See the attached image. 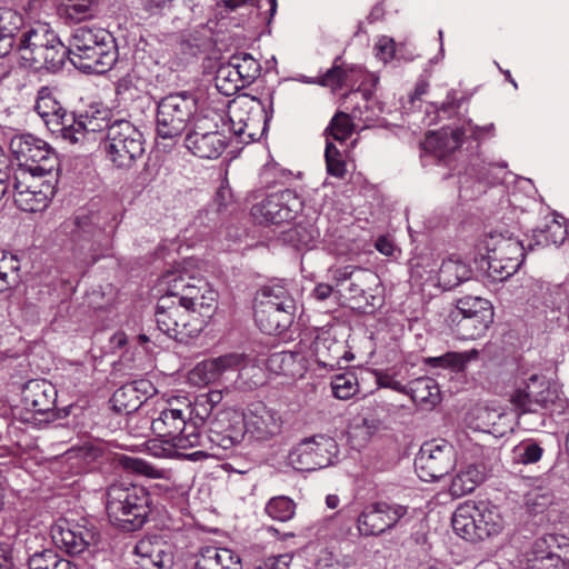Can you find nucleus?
Here are the masks:
<instances>
[{"instance_id":"nucleus-1","label":"nucleus","mask_w":569,"mask_h":569,"mask_svg":"<svg viewBox=\"0 0 569 569\" xmlns=\"http://www.w3.org/2000/svg\"><path fill=\"white\" fill-rule=\"evenodd\" d=\"M118 59L114 37L103 28L82 26L69 40V60L80 70L104 73Z\"/></svg>"},{"instance_id":"nucleus-2","label":"nucleus","mask_w":569,"mask_h":569,"mask_svg":"<svg viewBox=\"0 0 569 569\" xmlns=\"http://www.w3.org/2000/svg\"><path fill=\"white\" fill-rule=\"evenodd\" d=\"M558 400V388L540 375H531L521 380L509 396L518 423L529 431L546 425V416L541 410L550 409Z\"/></svg>"},{"instance_id":"nucleus-3","label":"nucleus","mask_w":569,"mask_h":569,"mask_svg":"<svg viewBox=\"0 0 569 569\" xmlns=\"http://www.w3.org/2000/svg\"><path fill=\"white\" fill-rule=\"evenodd\" d=\"M150 503V495L142 486L117 482L106 491L108 518L123 531H136L143 527L151 511Z\"/></svg>"},{"instance_id":"nucleus-4","label":"nucleus","mask_w":569,"mask_h":569,"mask_svg":"<svg viewBox=\"0 0 569 569\" xmlns=\"http://www.w3.org/2000/svg\"><path fill=\"white\" fill-rule=\"evenodd\" d=\"M190 403L179 399L168 402L159 416L151 421L152 432L176 450L204 447L203 437L196 422L190 419ZM180 452L177 451V455Z\"/></svg>"},{"instance_id":"nucleus-5","label":"nucleus","mask_w":569,"mask_h":569,"mask_svg":"<svg viewBox=\"0 0 569 569\" xmlns=\"http://www.w3.org/2000/svg\"><path fill=\"white\" fill-rule=\"evenodd\" d=\"M297 307L289 290L281 283L261 289L254 306V320L267 335H280L293 322Z\"/></svg>"},{"instance_id":"nucleus-6","label":"nucleus","mask_w":569,"mask_h":569,"mask_svg":"<svg viewBox=\"0 0 569 569\" xmlns=\"http://www.w3.org/2000/svg\"><path fill=\"white\" fill-rule=\"evenodd\" d=\"M451 523L458 536L472 542L497 536L505 527L499 509L485 501L460 505L453 512Z\"/></svg>"},{"instance_id":"nucleus-7","label":"nucleus","mask_w":569,"mask_h":569,"mask_svg":"<svg viewBox=\"0 0 569 569\" xmlns=\"http://www.w3.org/2000/svg\"><path fill=\"white\" fill-rule=\"evenodd\" d=\"M487 272L493 281H503L518 271L525 260L522 242L509 231H491L483 239Z\"/></svg>"},{"instance_id":"nucleus-8","label":"nucleus","mask_w":569,"mask_h":569,"mask_svg":"<svg viewBox=\"0 0 569 569\" xmlns=\"http://www.w3.org/2000/svg\"><path fill=\"white\" fill-rule=\"evenodd\" d=\"M154 319L161 332L179 342H188L204 328L203 319L193 315L167 290H163V295L158 299Z\"/></svg>"},{"instance_id":"nucleus-9","label":"nucleus","mask_w":569,"mask_h":569,"mask_svg":"<svg viewBox=\"0 0 569 569\" xmlns=\"http://www.w3.org/2000/svg\"><path fill=\"white\" fill-rule=\"evenodd\" d=\"M142 132L130 121L114 120L106 136L103 150L107 159L118 169L128 170L144 153Z\"/></svg>"},{"instance_id":"nucleus-10","label":"nucleus","mask_w":569,"mask_h":569,"mask_svg":"<svg viewBox=\"0 0 569 569\" xmlns=\"http://www.w3.org/2000/svg\"><path fill=\"white\" fill-rule=\"evenodd\" d=\"M204 447L190 453H179L180 457L192 461L202 460L209 456L216 455L209 450L222 449L229 450L240 445L244 438V421L241 416L229 411L219 412L213 419L209 420V427L206 435H202Z\"/></svg>"},{"instance_id":"nucleus-11","label":"nucleus","mask_w":569,"mask_h":569,"mask_svg":"<svg viewBox=\"0 0 569 569\" xmlns=\"http://www.w3.org/2000/svg\"><path fill=\"white\" fill-rule=\"evenodd\" d=\"M197 111L196 97L187 91L163 97L157 107V134L162 139L179 137Z\"/></svg>"},{"instance_id":"nucleus-12","label":"nucleus","mask_w":569,"mask_h":569,"mask_svg":"<svg viewBox=\"0 0 569 569\" xmlns=\"http://www.w3.org/2000/svg\"><path fill=\"white\" fill-rule=\"evenodd\" d=\"M10 150L18 161L17 169H26L39 176L51 174L59 167L56 151L44 140L23 133L10 141Z\"/></svg>"},{"instance_id":"nucleus-13","label":"nucleus","mask_w":569,"mask_h":569,"mask_svg":"<svg viewBox=\"0 0 569 569\" xmlns=\"http://www.w3.org/2000/svg\"><path fill=\"white\" fill-rule=\"evenodd\" d=\"M337 453L333 438L317 435L296 445L288 455V463L298 471H315L332 465Z\"/></svg>"},{"instance_id":"nucleus-14","label":"nucleus","mask_w":569,"mask_h":569,"mask_svg":"<svg viewBox=\"0 0 569 569\" xmlns=\"http://www.w3.org/2000/svg\"><path fill=\"white\" fill-rule=\"evenodd\" d=\"M43 176L31 173L26 169H16L13 173L14 203L26 212H39L44 210L54 187L49 180H41Z\"/></svg>"},{"instance_id":"nucleus-15","label":"nucleus","mask_w":569,"mask_h":569,"mask_svg":"<svg viewBox=\"0 0 569 569\" xmlns=\"http://www.w3.org/2000/svg\"><path fill=\"white\" fill-rule=\"evenodd\" d=\"M116 226V216L103 210L77 214L66 220L61 224V230L66 234H70L74 241L82 239L90 241L91 238L100 239L103 236V247L108 251L111 246L110 237L113 234Z\"/></svg>"},{"instance_id":"nucleus-16","label":"nucleus","mask_w":569,"mask_h":569,"mask_svg":"<svg viewBox=\"0 0 569 569\" xmlns=\"http://www.w3.org/2000/svg\"><path fill=\"white\" fill-rule=\"evenodd\" d=\"M455 465V448L446 440L423 443L415 459L416 472L426 482L436 481L447 476Z\"/></svg>"},{"instance_id":"nucleus-17","label":"nucleus","mask_w":569,"mask_h":569,"mask_svg":"<svg viewBox=\"0 0 569 569\" xmlns=\"http://www.w3.org/2000/svg\"><path fill=\"white\" fill-rule=\"evenodd\" d=\"M408 513V507L399 503L378 501L367 505L357 519L361 536H380L395 528Z\"/></svg>"},{"instance_id":"nucleus-18","label":"nucleus","mask_w":569,"mask_h":569,"mask_svg":"<svg viewBox=\"0 0 569 569\" xmlns=\"http://www.w3.org/2000/svg\"><path fill=\"white\" fill-rule=\"evenodd\" d=\"M301 201L291 189L267 196L260 203L254 204L251 213L260 223L279 224L295 218L300 210Z\"/></svg>"},{"instance_id":"nucleus-19","label":"nucleus","mask_w":569,"mask_h":569,"mask_svg":"<svg viewBox=\"0 0 569 569\" xmlns=\"http://www.w3.org/2000/svg\"><path fill=\"white\" fill-rule=\"evenodd\" d=\"M51 539L56 547L69 555H79L94 542V531L83 523L60 518L51 527Z\"/></svg>"},{"instance_id":"nucleus-20","label":"nucleus","mask_w":569,"mask_h":569,"mask_svg":"<svg viewBox=\"0 0 569 569\" xmlns=\"http://www.w3.org/2000/svg\"><path fill=\"white\" fill-rule=\"evenodd\" d=\"M243 353L231 352L199 362L189 373V380L197 386L220 381L226 375L246 367Z\"/></svg>"},{"instance_id":"nucleus-21","label":"nucleus","mask_w":569,"mask_h":569,"mask_svg":"<svg viewBox=\"0 0 569 569\" xmlns=\"http://www.w3.org/2000/svg\"><path fill=\"white\" fill-rule=\"evenodd\" d=\"M34 111L53 134L64 139L68 123L72 122V113L61 106L51 88L44 86L38 90Z\"/></svg>"},{"instance_id":"nucleus-22","label":"nucleus","mask_w":569,"mask_h":569,"mask_svg":"<svg viewBox=\"0 0 569 569\" xmlns=\"http://www.w3.org/2000/svg\"><path fill=\"white\" fill-rule=\"evenodd\" d=\"M160 286L162 287V290H167L170 295H174L183 306L191 309L196 306L199 298H201V295L204 291V286H208V283L203 280H197L192 277H188L180 270H170L162 276Z\"/></svg>"},{"instance_id":"nucleus-23","label":"nucleus","mask_w":569,"mask_h":569,"mask_svg":"<svg viewBox=\"0 0 569 569\" xmlns=\"http://www.w3.org/2000/svg\"><path fill=\"white\" fill-rule=\"evenodd\" d=\"M111 126L112 122L109 109L90 107L78 117L72 113V122L68 123L64 140L76 143L84 139L89 133L101 132L103 130H107V133H109Z\"/></svg>"},{"instance_id":"nucleus-24","label":"nucleus","mask_w":569,"mask_h":569,"mask_svg":"<svg viewBox=\"0 0 569 569\" xmlns=\"http://www.w3.org/2000/svg\"><path fill=\"white\" fill-rule=\"evenodd\" d=\"M242 419L244 421V433L249 432L260 440L276 436L281 430L282 420L279 413L262 403L252 406Z\"/></svg>"},{"instance_id":"nucleus-25","label":"nucleus","mask_w":569,"mask_h":569,"mask_svg":"<svg viewBox=\"0 0 569 569\" xmlns=\"http://www.w3.org/2000/svg\"><path fill=\"white\" fill-rule=\"evenodd\" d=\"M57 390L44 379L28 381L22 388V403L34 413L44 415L56 408Z\"/></svg>"},{"instance_id":"nucleus-26","label":"nucleus","mask_w":569,"mask_h":569,"mask_svg":"<svg viewBox=\"0 0 569 569\" xmlns=\"http://www.w3.org/2000/svg\"><path fill=\"white\" fill-rule=\"evenodd\" d=\"M266 104L250 94H242L228 104L230 130L241 131V127L249 124L254 118L266 111Z\"/></svg>"},{"instance_id":"nucleus-27","label":"nucleus","mask_w":569,"mask_h":569,"mask_svg":"<svg viewBox=\"0 0 569 569\" xmlns=\"http://www.w3.org/2000/svg\"><path fill=\"white\" fill-rule=\"evenodd\" d=\"M192 569H242L238 555L227 548L207 546L194 556Z\"/></svg>"},{"instance_id":"nucleus-28","label":"nucleus","mask_w":569,"mask_h":569,"mask_svg":"<svg viewBox=\"0 0 569 569\" xmlns=\"http://www.w3.org/2000/svg\"><path fill=\"white\" fill-rule=\"evenodd\" d=\"M463 138L465 132L460 128L450 131H430L421 142V147L426 152L445 158L462 144Z\"/></svg>"},{"instance_id":"nucleus-29","label":"nucleus","mask_w":569,"mask_h":569,"mask_svg":"<svg viewBox=\"0 0 569 569\" xmlns=\"http://www.w3.org/2000/svg\"><path fill=\"white\" fill-rule=\"evenodd\" d=\"M186 147L194 156L202 159H217L227 147L224 134L203 136L199 132L194 136H186Z\"/></svg>"},{"instance_id":"nucleus-30","label":"nucleus","mask_w":569,"mask_h":569,"mask_svg":"<svg viewBox=\"0 0 569 569\" xmlns=\"http://www.w3.org/2000/svg\"><path fill=\"white\" fill-rule=\"evenodd\" d=\"M523 569H569L568 563L548 549L547 540H537L527 556Z\"/></svg>"},{"instance_id":"nucleus-31","label":"nucleus","mask_w":569,"mask_h":569,"mask_svg":"<svg viewBox=\"0 0 569 569\" xmlns=\"http://www.w3.org/2000/svg\"><path fill=\"white\" fill-rule=\"evenodd\" d=\"M448 322L458 339L475 340L485 336L493 320L449 315Z\"/></svg>"},{"instance_id":"nucleus-32","label":"nucleus","mask_w":569,"mask_h":569,"mask_svg":"<svg viewBox=\"0 0 569 569\" xmlns=\"http://www.w3.org/2000/svg\"><path fill=\"white\" fill-rule=\"evenodd\" d=\"M23 24L20 13L0 8V58L8 54L16 43V37Z\"/></svg>"},{"instance_id":"nucleus-33","label":"nucleus","mask_w":569,"mask_h":569,"mask_svg":"<svg viewBox=\"0 0 569 569\" xmlns=\"http://www.w3.org/2000/svg\"><path fill=\"white\" fill-rule=\"evenodd\" d=\"M406 395L412 401L426 408H433L440 401V389L436 380L429 377H420L407 386Z\"/></svg>"},{"instance_id":"nucleus-34","label":"nucleus","mask_w":569,"mask_h":569,"mask_svg":"<svg viewBox=\"0 0 569 569\" xmlns=\"http://www.w3.org/2000/svg\"><path fill=\"white\" fill-rule=\"evenodd\" d=\"M471 268L460 259L443 260L438 272L439 283L445 290H451L471 278Z\"/></svg>"},{"instance_id":"nucleus-35","label":"nucleus","mask_w":569,"mask_h":569,"mask_svg":"<svg viewBox=\"0 0 569 569\" xmlns=\"http://www.w3.org/2000/svg\"><path fill=\"white\" fill-rule=\"evenodd\" d=\"M352 119L370 120L369 117L362 118V111L359 107L352 110L351 116L341 111L337 112L326 128L325 134L327 142L330 141V139L343 142L350 138L355 128Z\"/></svg>"},{"instance_id":"nucleus-36","label":"nucleus","mask_w":569,"mask_h":569,"mask_svg":"<svg viewBox=\"0 0 569 569\" xmlns=\"http://www.w3.org/2000/svg\"><path fill=\"white\" fill-rule=\"evenodd\" d=\"M449 315L493 320L495 312L489 300L480 297L466 296L457 300L455 309H452Z\"/></svg>"},{"instance_id":"nucleus-37","label":"nucleus","mask_w":569,"mask_h":569,"mask_svg":"<svg viewBox=\"0 0 569 569\" xmlns=\"http://www.w3.org/2000/svg\"><path fill=\"white\" fill-rule=\"evenodd\" d=\"M483 478L485 472L480 466L469 465L455 476L450 485V491L457 497L468 495L475 490Z\"/></svg>"},{"instance_id":"nucleus-38","label":"nucleus","mask_w":569,"mask_h":569,"mask_svg":"<svg viewBox=\"0 0 569 569\" xmlns=\"http://www.w3.org/2000/svg\"><path fill=\"white\" fill-rule=\"evenodd\" d=\"M58 36L52 31L48 24H38L22 34L19 40L18 49L20 54L22 51H29L46 47L50 43H57Z\"/></svg>"},{"instance_id":"nucleus-39","label":"nucleus","mask_w":569,"mask_h":569,"mask_svg":"<svg viewBox=\"0 0 569 569\" xmlns=\"http://www.w3.org/2000/svg\"><path fill=\"white\" fill-rule=\"evenodd\" d=\"M92 0H63L57 11L66 23H78L94 16Z\"/></svg>"},{"instance_id":"nucleus-40","label":"nucleus","mask_w":569,"mask_h":569,"mask_svg":"<svg viewBox=\"0 0 569 569\" xmlns=\"http://www.w3.org/2000/svg\"><path fill=\"white\" fill-rule=\"evenodd\" d=\"M228 62L247 86L251 84L261 73L260 62L249 52H234Z\"/></svg>"},{"instance_id":"nucleus-41","label":"nucleus","mask_w":569,"mask_h":569,"mask_svg":"<svg viewBox=\"0 0 569 569\" xmlns=\"http://www.w3.org/2000/svg\"><path fill=\"white\" fill-rule=\"evenodd\" d=\"M478 357L477 350L466 352H447L439 357H429L425 359V363L432 368L450 369L452 372L463 371L466 365Z\"/></svg>"},{"instance_id":"nucleus-42","label":"nucleus","mask_w":569,"mask_h":569,"mask_svg":"<svg viewBox=\"0 0 569 569\" xmlns=\"http://www.w3.org/2000/svg\"><path fill=\"white\" fill-rule=\"evenodd\" d=\"M217 90L227 97L236 94L239 90L248 87L229 62L222 63L214 77Z\"/></svg>"},{"instance_id":"nucleus-43","label":"nucleus","mask_w":569,"mask_h":569,"mask_svg":"<svg viewBox=\"0 0 569 569\" xmlns=\"http://www.w3.org/2000/svg\"><path fill=\"white\" fill-rule=\"evenodd\" d=\"M272 93L269 94V107L270 111H263L260 117L253 119L249 124L241 127V131L233 130V134L239 139L242 143H250L253 141H258L267 129L268 121L272 117Z\"/></svg>"},{"instance_id":"nucleus-44","label":"nucleus","mask_w":569,"mask_h":569,"mask_svg":"<svg viewBox=\"0 0 569 569\" xmlns=\"http://www.w3.org/2000/svg\"><path fill=\"white\" fill-rule=\"evenodd\" d=\"M340 350L341 346L329 332L320 333L313 342L317 360L323 366H332L330 361L339 359Z\"/></svg>"},{"instance_id":"nucleus-45","label":"nucleus","mask_w":569,"mask_h":569,"mask_svg":"<svg viewBox=\"0 0 569 569\" xmlns=\"http://www.w3.org/2000/svg\"><path fill=\"white\" fill-rule=\"evenodd\" d=\"M28 567L29 569H78L70 560L59 557L50 549L31 555Z\"/></svg>"},{"instance_id":"nucleus-46","label":"nucleus","mask_w":569,"mask_h":569,"mask_svg":"<svg viewBox=\"0 0 569 569\" xmlns=\"http://www.w3.org/2000/svg\"><path fill=\"white\" fill-rule=\"evenodd\" d=\"M218 119H220V116L212 110L200 113L196 111L189 122L191 123V129L187 136H194L196 132H199V134L202 133L203 136L222 134L218 130Z\"/></svg>"},{"instance_id":"nucleus-47","label":"nucleus","mask_w":569,"mask_h":569,"mask_svg":"<svg viewBox=\"0 0 569 569\" xmlns=\"http://www.w3.org/2000/svg\"><path fill=\"white\" fill-rule=\"evenodd\" d=\"M112 408L118 413H131L141 407V401L134 398L133 389L124 383L117 389L110 400Z\"/></svg>"},{"instance_id":"nucleus-48","label":"nucleus","mask_w":569,"mask_h":569,"mask_svg":"<svg viewBox=\"0 0 569 569\" xmlns=\"http://www.w3.org/2000/svg\"><path fill=\"white\" fill-rule=\"evenodd\" d=\"M264 510L273 520L284 522L295 516L296 503L289 497L278 496L267 502Z\"/></svg>"},{"instance_id":"nucleus-49","label":"nucleus","mask_w":569,"mask_h":569,"mask_svg":"<svg viewBox=\"0 0 569 569\" xmlns=\"http://www.w3.org/2000/svg\"><path fill=\"white\" fill-rule=\"evenodd\" d=\"M377 281L378 276L375 272L367 269H358L347 288L350 299L365 297L370 286L376 284Z\"/></svg>"},{"instance_id":"nucleus-50","label":"nucleus","mask_w":569,"mask_h":569,"mask_svg":"<svg viewBox=\"0 0 569 569\" xmlns=\"http://www.w3.org/2000/svg\"><path fill=\"white\" fill-rule=\"evenodd\" d=\"M298 355L291 351L274 352L267 359V368L276 375L293 376Z\"/></svg>"},{"instance_id":"nucleus-51","label":"nucleus","mask_w":569,"mask_h":569,"mask_svg":"<svg viewBox=\"0 0 569 569\" xmlns=\"http://www.w3.org/2000/svg\"><path fill=\"white\" fill-rule=\"evenodd\" d=\"M332 393L336 398L348 400L359 391L357 378L353 373L337 375L331 381Z\"/></svg>"},{"instance_id":"nucleus-52","label":"nucleus","mask_w":569,"mask_h":569,"mask_svg":"<svg viewBox=\"0 0 569 569\" xmlns=\"http://www.w3.org/2000/svg\"><path fill=\"white\" fill-rule=\"evenodd\" d=\"M66 58L69 59V46L66 47L58 37L57 43L49 44L47 56L41 62V69L57 71L64 64Z\"/></svg>"},{"instance_id":"nucleus-53","label":"nucleus","mask_w":569,"mask_h":569,"mask_svg":"<svg viewBox=\"0 0 569 569\" xmlns=\"http://www.w3.org/2000/svg\"><path fill=\"white\" fill-rule=\"evenodd\" d=\"M546 306L569 316V280L556 286L546 299Z\"/></svg>"},{"instance_id":"nucleus-54","label":"nucleus","mask_w":569,"mask_h":569,"mask_svg":"<svg viewBox=\"0 0 569 569\" xmlns=\"http://www.w3.org/2000/svg\"><path fill=\"white\" fill-rule=\"evenodd\" d=\"M325 159L327 172L332 177L343 178L346 174V162L332 141L326 143Z\"/></svg>"},{"instance_id":"nucleus-55","label":"nucleus","mask_w":569,"mask_h":569,"mask_svg":"<svg viewBox=\"0 0 569 569\" xmlns=\"http://www.w3.org/2000/svg\"><path fill=\"white\" fill-rule=\"evenodd\" d=\"M20 269L19 260L14 254L0 250V292L10 287V278Z\"/></svg>"},{"instance_id":"nucleus-56","label":"nucleus","mask_w":569,"mask_h":569,"mask_svg":"<svg viewBox=\"0 0 569 569\" xmlns=\"http://www.w3.org/2000/svg\"><path fill=\"white\" fill-rule=\"evenodd\" d=\"M216 299L217 293L209 288V286H204V291L201 295V298L196 302V306L190 309V311L198 316L200 319H203L204 325L207 320L211 318L216 310Z\"/></svg>"},{"instance_id":"nucleus-57","label":"nucleus","mask_w":569,"mask_h":569,"mask_svg":"<svg viewBox=\"0 0 569 569\" xmlns=\"http://www.w3.org/2000/svg\"><path fill=\"white\" fill-rule=\"evenodd\" d=\"M517 461L522 465L538 462L543 453V449L533 440L520 442L515 449Z\"/></svg>"},{"instance_id":"nucleus-58","label":"nucleus","mask_w":569,"mask_h":569,"mask_svg":"<svg viewBox=\"0 0 569 569\" xmlns=\"http://www.w3.org/2000/svg\"><path fill=\"white\" fill-rule=\"evenodd\" d=\"M339 60L340 57L336 58L333 66L318 79V84L331 87L332 89H340L346 84L348 71L338 64Z\"/></svg>"},{"instance_id":"nucleus-59","label":"nucleus","mask_w":569,"mask_h":569,"mask_svg":"<svg viewBox=\"0 0 569 569\" xmlns=\"http://www.w3.org/2000/svg\"><path fill=\"white\" fill-rule=\"evenodd\" d=\"M566 229L558 222L548 226L546 230L535 232L536 246L561 244L566 237Z\"/></svg>"},{"instance_id":"nucleus-60","label":"nucleus","mask_w":569,"mask_h":569,"mask_svg":"<svg viewBox=\"0 0 569 569\" xmlns=\"http://www.w3.org/2000/svg\"><path fill=\"white\" fill-rule=\"evenodd\" d=\"M126 466L141 475L153 479L162 478L164 473L163 470L158 469L150 463L137 458H128Z\"/></svg>"},{"instance_id":"nucleus-61","label":"nucleus","mask_w":569,"mask_h":569,"mask_svg":"<svg viewBox=\"0 0 569 569\" xmlns=\"http://www.w3.org/2000/svg\"><path fill=\"white\" fill-rule=\"evenodd\" d=\"M212 408L203 400L200 395L197 396L193 406L190 405V419L193 417L196 425L198 421L203 423L209 420L212 413Z\"/></svg>"},{"instance_id":"nucleus-62","label":"nucleus","mask_w":569,"mask_h":569,"mask_svg":"<svg viewBox=\"0 0 569 569\" xmlns=\"http://www.w3.org/2000/svg\"><path fill=\"white\" fill-rule=\"evenodd\" d=\"M127 385L133 389L134 398H137L138 401H141V405L156 392V388L152 382L147 379L130 381L127 382Z\"/></svg>"},{"instance_id":"nucleus-63","label":"nucleus","mask_w":569,"mask_h":569,"mask_svg":"<svg viewBox=\"0 0 569 569\" xmlns=\"http://www.w3.org/2000/svg\"><path fill=\"white\" fill-rule=\"evenodd\" d=\"M171 560V555L164 550V546L162 543L159 548H157V550H154L150 560L146 561L142 569H162L170 566Z\"/></svg>"},{"instance_id":"nucleus-64","label":"nucleus","mask_w":569,"mask_h":569,"mask_svg":"<svg viewBox=\"0 0 569 569\" xmlns=\"http://www.w3.org/2000/svg\"><path fill=\"white\" fill-rule=\"evenodd\" d=\"M161 542H152L150 539H141L134 547L136 555L140 558L138 563L142 568L146 561L150 560L154 550L159 548Z\"/></svg>"}]
</instances>
